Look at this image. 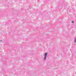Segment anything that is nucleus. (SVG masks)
I'll list each match as a JSON object with an SVG mask.
<instances>
[{"label":"nucleus","instance_id":"7ed1b4c3","mask_svg":"<svg viewBox=\"0 0 76 76\" xmlns=\"http://www.w3.org/2000/svg\"><path fill=\"white\" fill-rule=\"evenodd\" d=\"M1 41H2V40H1Z\"/></svg>","mask_w":76,"mask_h":76},{"label":"nucleus","instance_id":"f03ea898","mask_svg":"<svg viewBox=\"0 0 76 76\" xmlns=\"http://www.w3.org/2000/svg\"><path fill=\"white\" fill-rule=\"evenodd\" d=\"M72 23H74V22H73V21H72Z\"/></svg>","mask_w":76,"mask_h":76},{"label":"nucleus","instance_id":"f257e3e1","mask_svg":"<svg viewBox=\"0 0 76 76\" xmlns=\"http://www.w3.org/2000/svg\"><path fill=\"white\" fill-rule=\"evenodd\" d=\"M47 53H45V55L44 58V59L45 60L46 59V57H47Z\"/></svg>","mask_w":76,"mask_h":76}]
</instances>
